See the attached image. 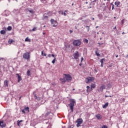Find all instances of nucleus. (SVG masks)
I'll list each match as a JSON object with an SVG mask.
<instances>
[{"label": "nucleus", "mask_w": 128, "mask_h": 128, "mask_svg": "<svg viewBox=\"0 0 128 128\" xmlns=\"http://www.w3.org/2000/svg\"><path fill=\"white\" fill-rule=\"evenodd\" d=\"M34 98L35 100H37L38 96H36V94H34Z\"/></svg>", "instance_id": "4c0bfd02"}, {"label": "nucleus", "mask_w": 128, "mask_h": 128, "mask_svg": "<svg viewBox=\"0 0 128 128\" xmlns=\"http://www.w3.org/2000/svg\"><path fill=\"white\" fill-rule=\"evenodd\" d=\"M94 2H96V0H94Z\"/></svg>", "instance_id": "680f3d73"}, {"label": "nucleus", "mask_w": 128, "mask_h": 128, "mask_svg": "<svg viewBox=\"0 0 128 128\" xmlns=\"http://www.w3.org/2000/svg\"><path fill=\"white\" fill-rule=\"evenodd\" d=\"M100 62H101V64H104V60H100Z\"/></svg>", "instance_id": "79ce46f5"}, {"label": "nucleus", "mask_w": 128, "mask_h": 128, "mask_svg": "<svg viewBox=\"0 0 128 128\" xmlns=\"http://www.w3.org/2000/svg\"><path fill=\"white\" fill-rule=\"evenodd\" d=\"M106 88V86L104 85H102L100 87V90H101L102 92L104 91V90Z\"/></svg>", "instance_id": "dca6fc26"}, {"label": "nucleus", "mask_w": 128, "mask_h": 128, "mask_svg": "<svg viewBox=\"0 0 128 128\" xmlns=\"http://www.w3.org/2000/svg\"><path fill=\"white\" fill-rule=\"evenodd\" d=\"M22 112L23 114H26V112L28 114V112H30V108L26 106H24V108L22 110Z\"/></svg>", "instance_id": "0eeeda50"}, {"label": "nucleus", "mask_w": 128, "mask_h": 128, "mask_svg": "<svg viewBox=\"0 0 128 128\" xmlns=\"http://www.w3.org/2000/svg\"><path fill=\"white\" fill-rule=\"evenodd\" d=\"M7 29H8V30H12V26H9L8 27Z\"/></svg>", "instance_id": "cd10ccee"}, {"label": "nucleus", "mask_w": 128, "mask_h": 128, "mask_svg": "<svg viewBox=\"0 0 128 128\" xmlns=\"http://www.w3.org/2000/svg\"><path fill=\"white\" fill-rule=\"evenodd\" d=\"M76 122H77L76 126L78 128L79 126H80L84 122V120L82 118H78L76 120Z\"/></svg>", "instance_id": "423d86ee"}, {"label": "nucleus", "mask_w": 128, "mask_h": 128, "mask_svg": "<svg viewBox=\"0 0 128 128\" xmlns=\"http://www.w3.org/2000/svg\"><path fill=\"white\" fill-rule=\"evenodd\" d=\"M80 20H82V18H80Z\"/></svg>", "instance_id": "0e129e2a"}, {"label": "nucleus", "mask_w": 128, "mask_h": 128, "mask_svg": "<svg viewBox=\"0 0 128 128\" xmlns=\"http://www.w3.org/2000/svg\"><path fill=\"white\" fill-rule=\"evenodd\" d=\"M26 10L29 12H30V14H34V10H30L28 9H26Z\"/></svg>", "instance_id": "b1692460"}, {"label": "nucleus", "mask_w": 128, "mask_h": 128, "mask_svg": "<svg viewBox=\"0 0 128 128\" xmlns=\"http://www.w3.org/2000/svg\"><path fill=\"white\" fill-rule=\"evenodd\" d=\"M100 66H101V68H103L104 67V63H101Z\"/></svg>", "instance_id": "a19ab883"}, {"label": "nucleus", "mask_w": 128, "mask_h": 128, "mask_svg": "<svg viewBox=\"0 0 128 128\" xmlns=\"http://www.w3.org/2000/svg\"><path fill=\"white\" fill-rule=\"evenodd\" d=\"M94 2H96V0H94Z\"/></svg>", "instance_id": "e2e57ef3"}, {"label": "nucleus", "mask_w": 128, "mask_h": 128, "mask_svg": "<svg viewBox=\"0 0 128 128\" xmlns=\"http://www.w3.org/2000/svg\"><path fill=\"white\" fill-rule=\"evenodd\" d=\"M43 34H46V33H44V32H43Z\"/></svg>", "instance_id": "052dcab7"}, {"label": "nucleus", "mask_w": 128, "mask_h": 128, "mask_svg": "<svg viewBox=\"0 0 128 128\" xmlns=\"http://www.w3.org/2000/svg\"><path fill=\"white\" fill-rule=\"evenodd\" d=\"M112 64H110L108 68H112Z\"/></svg>", "instance_id": "ea45409f"}, {"label": "nucleus", "mask_w": 128, "mask_h": 128, "mask_svg": "<svg viewBox=\"0 0 128 128\" xmlns=\"http://www.w3.org/2000/svg\"><path fill=\"white\" fill-rule=\"evenodd\" d=\"M122 34H124V32H123L122 33Z\"/></svg>", "instance_id": "13d9d810"}, {"label": "nucleus", "mask_w": 128, "mask_h": 128, "mask_svg": "<svg viewBox=\"0 0 128 128\" xmlns=\"http://www.w3.org/2000/svg\"><path fill=\"white\" fill-rule=\"evenodd\" d=\"M96 84H91V88H96Z\"/></svg>", "instance_id": "6ab92c4d"}, {"label": "nucleus", "mask_w": 128, "mask_h": 128, "mask_svg": "<svg viewBox=\"0 0 128 128\" xmlns=\"http://www.w3.org/2000/svg\"><path fill=\"white\" fill-rule=\"evenodd\" d=\"M86 88L87 90H89V88H90V86H87Z\"/></svg>", "instance_id": "37998d69"}, {"label": "nucleus", "mask_w": 128, "mask_h": 128, "mask_svg": "<svg viewBox=\"0 0 128 128\" xmlns=\"http://www.w3.org/2000/svg\"><path fill=\"white\" fill-rule=\"evenodd\" d=\"M107 106H108V102H106L102 106L103 108H106Z\"/></svg>", "instance_id": "a211bd4d"}, {"label": "nucleus", "mask_w": 128, "mask_h": 128, "mask_svg": "<svg viewBox=\"0 0 128 128\" xmlns=\"http://www.w3.org/2000/svg\"><path fill=\"white\" fill-rule=\"evenodd\" d=\"M82 60H84V58H81V62H82Z\"/></svg>", "instance_id": "a18cd8bd"}, {"label": "nucleus", "mask_w": 128, "mask_h": 128, "mask_svg": "<svg viewBox=\"0 0 128 128\" xmlns=\"http://www.w3.org/2000/svg\"><path fill=\"white\" fill-rule=\"evenodd\" d=\"M96 118L97 120H102V116H100V114H96Z\"/></svg>", "instance_id": "4468645a"}, {"label": "nucleus", "mask_w": 128, "mask_h": 128, "mask_svg": "<svg viewBox=\"0 0 128 128\" xmlns=\"http://www.w3.org/2000/svg\"><path fill=\"white\" fill-rule=\"evenodd\" d=\"M86 28H88V32H90V26H86Z\"/></svg>", "instance_id": "e433bc0d"}, {"label": "nucleus", "mask_w": 128, "mask_h": 128, "mask_svg": "<svg viewBox=\"0 0 128 128\" xmlns=\"http://www.w3.org/2000/svg\"><path fill=\"white\" fill-rule=\"evenodd\" d=\"M73 56L75 60H78L80 58V52L76 51L75 53L74 54Z\"/></svg>", "instance_id": "1a4fd4ad"}, {"label": "nucleus", "mask_w": 128, "mask_h": 128, "mask_svg": "<svg viewBox=\"0 0 128 128\" xmlns=\"http://www.w3.org/2000/svg\"><path fill=\"white\" fill-rule=\"evenodd\" d=\"M76 90V89H74V88H73V89H72V90Z\"/></svg>", "instance_id": "bf43d9fd"}, {"label": "nucleus", "mask_w": 128, "mask_h": 128, "mask_svg": "<svg viewBox=\"0 0 128 128\" xmlns=\"http://www.w3.org/2000/svg\"><path fill=\"white\" fill-rule=\"evenodd\" d=\"M114 30H116V26H114Z\"/></svg>", "instance_id": "3c124183"}, {"label": "nucleus", "mask_w": 128, "mask_h": 128, "mask_svg": "<svg viewBox=\"0 0 128 128\" xmlns=\"http://www.w3.org/2000/svg\"><path fill=\"white\" fill-rule=\"evenodd\" d=\"M66 12H68V10H65V12H64V13L63 14H64V16H67L66 13Z\"/></svg>", "instance_id": "c9c22d12"}, {"label": "nucleus", "mask_w": 128, "mask_h": 128, "mask_svg": "<svg viewBox=\"0 0 128 128\" xmlns=\"http://www.w3.org/2000/svg\"><path fill=\"white\" fill-rule=\"evenodd\" d=\"M25 42H30L31 40L30 39L28 38V37H27L26 39H25Z\"/></svg>", "instance_id": "4be33fe9"}, {"label": "nucleus", "mask_w": 128, "mask_h": 128, "mask_svg": "<svg viewBox=\"0 0 128 128\" xmlns=\"http://www.w3.org/2000/svg\"><path fill=\"white\" fill-rule=\"evenodd\" d=\"M50 112H47L46 113V114H45V116H50Z\"/></svg>", "instance_id": "c85d7f7f"}, {"label": "nucleus", "mask_w": 128, "mask_h": 128, "mask_svg": "<svg viewBox=\"0 0 128 128\" xmlns=\"http://www.w3.org/2000/svg\"><path fill=\"white\" fill-rule=\"evenodd\" d=\"M104 0V2H106V0Z\"/></svg>", "instance_id": "338daca9"}, {"label": "nucleus", "mask_w": 128, "mask_h": 128, "mask_svg": "<svg viewBox=\"0 0 128 128\" xmlns=\"http://www.w3.org/2000/svg\"><path fill=\"white\" fill-rule=\"evenodd\" d=\"M0 34H6V30H2L0 32Z\"/></svg>", "instance_id": "412c9836"}, {"label": "nucleus", "mask_w": 128, "mask_h": 128, "mask_svg": "<svg viewBox=\"0 0 128 128\" xmlns=\"http://www.w3.org/2000/svg\"><path fill=\"white\" fill-rule=\"evenodd\" d=\"M4 86H6L7 88L8 86V80H5L4 81Z\"/></svg>", "instance_id": "2eb2a0df"}, {"label": "nucleus", "mask_w": 128, "mask_h": 128, "mask_svg": "<svg viewBox=\"0 0 128 128\" xmlns=\"http://www.w3.org/2000/svg\"><path fill=\"white\" fill-rule=\"evenodd\" d=\"M115 6H116V8H120V2H114Z\"/></svg>", "instance_id": "f8f14e48"}, {"label": "nucleus", "mask_w": 128, "mask_h": 128, "mask_svg": "<svg viewBox=\"0 0 128 128\" xmlns=\"http://www.w3.org/2000/svg\"><path fill=\"white\" fill-rule=\"evenodd\" d=\"M48 58H50V56H52V55L50 54H48Z\"/></svg>", "instance_id": "49530a36"}, {"label": "nucleus", "mask_w": 128, "mask_h": 128, "mask_svg": "<svg viewBox=\"0 0 128 128\" xmlns=\"http://www.w3.org/2000/svg\"><path fill=\"white\" fill-rule=\"evenodd\" d=\"M64 12H62V10L59 11V14H64Z\"/></svg>", "instance_id": "72a5a7b5"}, {"label": "nucleus", "mask_w": 128, "mask_h": 128, "mask_svg": "<svg viewBox=\"0 0 128 128\" xmlns=\"http://www.w3.org/2000/svg\"><path fill=\"white\" fill-rule=\"evenodd\" d=\"M124 20H126L123 19L122 20L121 23L122 24H124Z\"/></svg>", "instance_id": "473e14b6"}, {"label": "nucleus", "mask_w": 128, "mask_h": 128, "mask_svg": "<svg viewBox=\"0 0 128 128\" xmlns=\"http://www.w3.org/2000/svg\"><path fill=\"white\" fill-rule=\"evenodd\" d=\"M95 54H96V56H100V54L98 53V51H95Z\"/></svg>", "instance_id": "393cba45"}, {"label": "nucleus", "mask_w": 128, "mask_h": 128, "mask_svg": "<svg viewBox=\"0 0 128 128\" xmlns=\"http://www.w3.org/2000/svg\"><path fill=\"white\" fill-rule=\"evenodd\" d=\"M30 52H26L24 53L23 54V58L24 60H30Z\"/></svg>", "instance_id": "7ed1b4c3"}, {"label": "nucleus", "mask_w": 128, "mask_h": 128, "mask_svg": "<svg viewBox=\"0 0 128 128\" xmlns=\"http://www.w3.org/2000/svg\"><path fill=\"white\" fill-rule=\"evenodd\" d=\"M105 98H108V96L106 95V96H105Z\"/></svg>", "instance_id": "5fc2aeb1"}, {"label": "nucleus", "mask_w": 128, "mask_h": 128, "mask_svg": "<svg viewBox=\"0 0 128 128\" xmlns=\"http://www.w3.org/2000/svg\"><path fill=\"white\" fill-rule=\"evenodd\" d=\"M70 34H72V30H70Z\"/></svg>", "instance_id": "864d4df0"}, {"label": "nucleus", "mask_w": 128, "mask_h": 128, "mask_svg": "<svg viewBox=\"0 0 128 128\" xmlns=\"http://www.w3.org/2000/svg\"><path fill=\"white\" fill-rule=\"evenodd\" d=\"M116 58H118V55H116Z\"/></svg>", "instance_id": "6e6d98bb"}, {"label": "nucleus", "mask_w": 128, "mask_h": 128, "mask_svg": "<svg viewBox=\"0 0 128 128\" xmlns=\"http://www.w3.org/2000/svg\"><path fill=\"white\" fill-rule=\"evenodd\" d=\"M56 57H54V60L52 61V64H54V62H56Z\"/></svg>", "instance_id": "7c9ffc66"}, {"label": "nucleus", "mask_w": 128, "mask_h": 128, "mask_svg": "<svg viewBox=\"0 0 128 128\" xmlns=\"http://www.w3.org/2000/svg\"><path fill=\"white\" fill-rule=\"evenodd\" d=\"M114 18H116V17H114Z\"/></svg>", "instance_id": "774afa93"}, {"label": "nucleus", "mask_w": 128, "mask_h": 128, "mask_svg": "<svg viewBox=\"0 0 128 128\" xmlns=\"http://www.w3.org/2000/svg\"><path fill=\"white\" fill-rule=\"evenodd\" d=\"M60 82H61L62 84H64L66 82H70L72 80V76L68 74H64L63 78H60Z\"/></svg>", "instance_id": "f257e3e1"}, {"label": "nucleus", "mask_w": 128, "mask_h": 128, "mask_svg": "<svg viewBox=\"0 0 128 128\" xmlns=\"http://www.w3.org/2000/svg\"><path fill=\"white\" fill-rule=\"evenodd\" d=\"M0 60H6V59L4 58H0Z\"/></svg>", "instance_id": "f704fd0d"}, {"label": "nucleus", "mask_w": 128, "mask_h": 128, "mask_svg": "<svg viewBox=\"0 0 128 128\" xmlns=\"http://www.w3.org/2000/svg\"><path fill=\"white\" fill-rule=\"evenodd\" d=\"M56 82H54L52 84V86H56Z\"/></svg>", "instance_id": "c03bdc74"}, {"label": "nucleus", "mask_w": 128, "mask_h": 128, "mask_svg": "<svg viewBox=\"0 0 128 128\" xmlns=\"http://www.w3.org/2000/svg\"><path fill=\"white\" fill-rule=\"evenodd\" d=\"M22 122H24V120H18L17 121V124H18V126H22L24 124H22Z\"/></svg>", "instance_id": "9d476101"}, {"label": "nucleus", "mask_w": 128, "mask_h": 128, "mask_svg": "<svg viewBox=\"0 0 128 128\" xmlns=\"http://www.w3.org/2000/svg\"><path fill=\"white\" fill-rule=\"evenodd\" d=\"M110 4L112 6V10H114V5L112 3H111Z\"/></svg>", "instance_id": "2f4dec72"}, {"label": "nucleus", "mask_w": 128, "mask_h": 128, "mask_svg": "<svg viewBox=\"0 0 128 128\" xmlns=\"http://www.w3.org/2000/svg\"><path fill=\"white\" fill-rule=\"evenodd\" d=\"M92 20H94V18H92Z\"/></svg>", "instance_id": "4d7b16f0"}, {"label": "nucleus", "mask_w": 128, "mask_h": 128, "mask_svg": "<svg viewBox=\"0 0 128 128\" xmlns=\"http://www.w3.org/2000/svg\"><path fill=\"white\" fill-rule=\"evenodd\" d=\"M36 28L34 27L32 30H30V32H36Z\"/></svg>", "instance_id": "bb28decb"}, {"label": "nucleus", "mask_w": 128, "mask_h": 128, "mask_svg": "<svg viewBox=\"0 0 128 128\" xmlns=\"http://www.w3.org/2000/svg\"><path fill=\"white\" fill-rule=\"evenodd\" d=\"M16 76H18V82H20V80H22V76H20V74H16Z\"/></svg>", "instance_id": "9b49d317"}, {"label": "nucleus", "mask_w": 128, "mask_h": 128, "mask_svg": "<svg viewBox=\"0 0 128 128\" xmlns=\"http://www.w3.org/2000/svg\"><path fill=\"white\" fill-rule=\"evenodd\" d=\"M22 96H21L19 98V100H20L22 99Z\"/></svg>", "instance_id": "de8ad7c7"}, {"label": "nucleus", "mask_w": 128, "mask_h": 128, "mask_svg": "<svg viewBox=\"0 0 128 128\" xmlns=\"http://www.w3.org/2000/svg\"><path fill=\"white\" fill-rule=\"evenodd\" d=\"M26 74H27V76H30V70H28L27 71Z\"/></svg>", "instance_id": "5701e85b"}, {"label": "nucleus", "mask_w": 128, "mask_h": 128, "mask_svg": "<svg viewBox=\"0 0 128 128\" xmlns=\"http://www.w3.org/2000/svg\"><path fill=\"white\" fill-rule=\"evenodd\" d=\"M12 42H14V40L12 39H9L8 41V44H12Z\"/></svg>", "instance_id": "f3484780"}, {"label": "nucleus", "mask_w": 128, "mask_h": 128, "mask_svg": "<svg viewBox=\"0 0 128 128\" xmlns=\"http://www.w3.org/2000/svg\"><path fill=\"white\" fill-rule=\"evenodd\" d=\"M110 96V98H112V96Z\"/></svg>", "instance_id": "69168bd1"}, {"label": "nucleus", "mask_w": 128, "mask_h": 128, "mask_svg": "<svg viewBox=\"0 0 128 128\" xmlns=\"http://www.w3.org/2000/svg\"><path fill=\"white\" fill-rule=\"evenodd\" d=\"M70 104H68V106L71 110L72 112H74V106L76 104V100L74 99H70Z\"/></svg>", "instance_id": "f03ea898"}, {"label": "nucleus", "mask_w": 128, "mask_h": 128, "mask_svg": "<svg viewBox=\"0 0 128 128\" xmlns=\"http://www.w3.org/2000/svg\"><path fill=\"white\" fill-rule=\"evenodd\" d=\"M94 77L88 76L86 78V84H90L92 82H94Z\"/></svg>", "instance_id": "20e7f679"}, {"label": "nucleus", "mask_w": 128, "mask_h": 128, "mask_svg": "<svg viewBox=\"0 0 128 128\" xmlns=\"http://www.w3.org/2000/svg\"><path fill=\"white\" fill-rule=\"evenodd\" d=\"M44 18H46V20H48V16H44Z\"/></svg>", "instance_id": "58836bf2"}, {"label": "nucleus", "mask_w": 128, "mask_h": 128, "mask_svg": "<svg viewBox=\"0 0 128 128\" xmlns=\"http://www.w3.org/2000/svg\"><path fill=\"white\" fill-rule=\"evenodd\" d=\"M84 42H86V44H88V39H85L84 40Z\"/></svg>", "instance_id": "c756f323"}, {"label": "nucleus", "mask_w": 128, "mask_h": 128, "mask_svg": "<svg viewBox=\"0 0 128 128\" xmlns=\"http://www.w3.org/2000/svg\"><path fill=\"white\" fill-rule=\"evenodd\" d=\"M50 22L51 24H53V26L54 28H56V26H58V22L54 20L51 19Z\"/></svg>", "instance_id": "6e6552de"}, {"label": "nucleus", "mask_w": 128, "mask_h": 128, "mask_svg": "<svg viewBox=\"0 0 128 128\" xmlns=\"http://www.w3.org/2000/svg\"><path fill=\"white\" fill-rule=\"evenodd\" d=\"M51 56H52L53 58H54V54H52Z\"/></svg>", "instance_id": "8fccbe9b"}, {"label": "nucleus", "mask_w": 128, "mask_h": 128, "mask_svg": "<svg viewBox=\"0 0 128 128\" xmlns=\"http://www.w3.org/2000/svg\"><path fill=\"white\" fill-rule=\"evenodd\" d=\"M79 66H82V63H80V64H79Z\"/></svg>", "instance_id": "09e8293b"}, {"label": "nucleus", "mask_w": 128, "mask_h": 128, "mask_svg": "<svg viewBox=\"0 0 128 128\" xmlns=\"http://www.w3.org/2000/svg\"><path fill=\"white\" fill-rule=\"evenodd\" d=\"M92 88H90L89 89H87L86 92H92Z\"/></svg>", "instance_id": "a878e982"}, {"label": "nucleus", "mask_w": 128, "mask_h": 128, "mask_svg": "<svg viewBox=\"0 0 128 128\" xmlns=\"http://www.w3.org/2000/svg\"><path fill=\"white\" fill-rule=\"evenodd\" d=\"M72 44L75 46H80V44H82V42L80 40H74L73 41Z\"/></svg>", "instance_id": "39448f33"}, {"label": "nucleus", "mask_w": 128, "mask_h": 128, "mask_svg": "<svg viewBox=\"0 0 128 128\" xmlns=\"http://www.w3.org/2000/svg\"><path fill=\"white\" fill-rule=\"evenodd\" d=\"M42 56H46V54L44 53V50L42 51Z\"/></svg>", "instance_id": "aec40b11"}, {"label": "nucleus", "mask_w": 128, "mask_h": 128, "mask_svg": "<svg viewBox=\"0 0 128 128\" xmlns=\"http://www.w3.org/2000/svg\"><path fill=\"white\" fill-rule=\"evenodd\" d=\"M102 60L103 62H105L106 61V59H104V58H102Z\"/></svg>", "instance_id": "603ef678"}, {"label": "nucleus", "mask_w": 128, "mask_h": 128, "mask_svg": "<svg viewBox=\"0 0 128 128\" xmlns=\"http://www.w3.org/2000/svg\"><path fill=\"white\" fill-rule=\"evenodd\" d=\"M0 126H1V128H6V124L4 123L3 120L0 121Z\"/></svg>", "instance_id": "ddd939ff"}]
</instances>
